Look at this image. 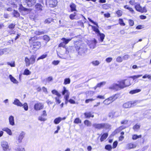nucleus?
I'll list each match as a JSON object with an SVG mask.
<instances>
[{"label":"nucleus","mask_w":151,"mask_h":151,"mask_svg":"<svg viewBox=\"0 0 151 151\" xmlns=\"http://www.w3.org/2000/svg\"><path fill=\"white\" fill-rule=\"evenodd\" d=\"M117 83H113L109 87V89L114 90L116 91L122 89V85H123V83L121 82L120 81H118Z\"/></svg>","instance_id":"obj_1"},{"label":"nucleus","mask_w":151,"mask_h":151,"mask_svg":"<svg viewBox=\"0 0 151 151\" xmlns=\"http://www.w3.org/2000/svg\"><path fill=\"white\" fill-rule=\"evenodd\" d=\"M36 57L34 55L31 56L29 58L28 57L25 58L24 61L27 66H29L30 64H34L35 62Z\"/></svg>","instance_id":"obj_2"},{"label":"nucleus","mask_w":151,"mask_h":151,"mask_svg":"<svg viewBox=\"0 0 151 151\" xmlns=\"http://www.w3.org/2000/svg\"><path fill=\"white\" fill-rule=\"evenodd\" d=\"M92 28L93 31L97 34V36L100 37V40H99L100 42H102L103 41L105 37L104 34L102 33H101L99 29L95 26H92Z\"/></svg>","instance_id":"obj_3"},{"label":"nucleus","mask_w":151,"mask_h":151,"mask_svg":"<svg viewBox=\"0 0 151 151\" xmlns=\"http://www.w3.org/2000/svg\"><path fill=\"white\" fill-rule=\"evenodd\" d=\"M108 125L107 124L101 123L97 124L94 123L93 124L92 126L95 129H98L106 128L108 127Z\"/></svg>","instance_id":"obj_4"},{"label":"nucleus","mask_w":151,"mask_h":151,"mask_svg":"<svg viewBox=\"0 0 151 151\" xmlns=\"http://www.w3.org/2000/svg\"><path fill=\"white\" fill-rule=\"evenodd\" d=\"M76 50L78 51L79 55H84L86 52V48L84 47H80L79 46H75Z\"/></svg>","instance_id":"obj_5"},{"label":"nucleus","mask_w":151,"mask_h":151,"mask_svg":"<svg viewBox=\"0 0 151 151\" xmlns=\"http://www.w3.org/2000/svg\"><path fill=\"white\" fill-rule=\"evenodd\" d=\"M46 3L48 4L50 7H54L56 6L58 4L57 0H46Z\"/></svg>","instance_id":"obj_6"},{"label":"nucleus","mask_w":151,"mask_h":151,"mask_svg":"<svg viewBox=\"0 0 151 151\" xmlns=\"http://www.w3.org/2000/svg\"><path fill=\"white\" fill-rule=\"evenodd\" d=\"M135 8L137 11L142 13L146 12H147V10L146 8L145 7H144L142 8V7L139 4H135Z\"/></svg>","instance_id":"obj_7"},{"label":"nucleus","mask_w":151,"mask_h":151,"mask_svg":"<svg viewBox=\"0 0 151 151\" xmlns=\"http://www.w3.org/2000/svg\"><path fill=\"white\" fill-rule=\"evenodd\" d=\"M33 49L35 50L38 49L41 46V43L39 42L34 41L32 43Z\"/></svg>","instance_id":"obj_8"},{"label":"nucleus","mask_w":151,"mask_h":151,"mask_svg":"<svg viewBox=\"0 0 151 151\" xmlns=\"http://www.w3.org/2000/svg\"><path fill=\"white\" fill-rule=\"evenodd\" d=\"M97 43V41L95 39L91 40L89 43V45L90 48L93 49L96 47V44Z\"/></svg>","instance_id":"obj_9"},{"label":"nucleus","mask_w":151,"mask_h":151,"mask_svg":"<svg viewBox=\"0 0 151 151\" xmlns=\"http://www.w3.org/2000/svg\"><path fill=\"white\" fill-rule=\"evenodd\" d=\"M19 0H9L7 5L11 6V7H16V4Z\"/></svg>","instance_id":"obj_10"},{"label":"nucleus","mask_w":151,"mask_h":151,"mask_svg":"<svg viewBox=\"0 0 151 151\" xmlns=\"http://www.w3.org/2000/svg\"><path fill=\"white\" fill-rule=\"evenodd\" d=\"M120 81L121 82L123 83V85H122V88H123L124 87L129 86L131 84L130 81L129 80H124Z\"/></svg>","instance_id":"obj_11"},{"label":"nucleus","mask_w":151,"mask_h":151,"mask_svg":"<svg viewBox=\"0 0 151 151\" xmlns=\"http://www.w3.org/2000/svg\"><path fill=\"white\" fill-rule=\"evenodd\" d=\"M44 106L43 104L40 103H37L34 105V108L36 110H39L43 108Z\"/></svg>","instance_id":"obj_12"},{"label":"nucleus","mask_w":151,"mask_h":151,"mask_svg":"<svg viewBox=\"0 0 151 151\" xmlns=\"http://www.w3.org/2000/svg\"><path fill=\"white\" fill-rule=\"evenodd\" d=\"M25 1L28 6L31 7L36 3V0H26Z\"/></svg>","instance_id":"obj_13"},{"label":"nucleus","mask_w":151,"mask_h":151,"mask_svg":"<svg viewBox=\"0 0 151 151\" xmlns=\"http://www.w3.org/2000/svg\"><path fill=\"white\" fill-rule=\"evenodd\" d=\"M25 133L22 132H21L17 137V139L18 143H21L22 142V139L24 137Z\"/></svg>","instance_id":"obj_14"},{"label":"nucleus","mask_w":151,"mask_h":151,"mask_svg":"<svg viewBox=\"0 0 151 151\" xmlns=\"http://www.w3.org/2000/svg\"><path fill=\"white\" fill-rule=\"evenodd\" d=\"M136 103V101H134L132 103V102H128L124 104L123 107L125 108H127L131 107L132 105L134 103Z\"/></svg>","instance_id":"obj_15"},{"label":"nucleus","mask_w":151,"mask_h":151,"mask_svg":"<svg viewBox=\"0 0 151 151\" xmlns=\"http://www.w3.org/2000/svg\"><path fill=\"white\" fill-rule=\"evenodd\" d=\"M1 146L5 151L8 149L9 147L8 143L6 141H3L1 142Z\"/></svg>","instance_id":"obj_16"},{"label":"nucleus","mask_w":151,"mask_h":151,"mask_svg":"<svg viewBox=\"0 0 151 151\" xmlns=\"http://www.w3.org/2000/svg\"><path fill=\"white\" fill-rule=\"evenodd\" d=\"M127 148L128 149L134 148L137 147V145L132 143H128L127 145Z\"/></svg>","instance_id":"obj_17"},{"label":"nucleus","mask_w":151,"mask_h":151,"mask_svg":"<svg viewBox=\"0 0 151 151\" xmlns=\"http://www.w3.org/2000/svg\"><path fill=\"white\" fill-rule=\"evenodd\" d=\"M13 103L18 106H23V104L19 100L17 99H15Z\"/></svg>","instance_id":"obj_18"},{"label":"nucleus","mask_w":151,"mask_h":151,"mask_svg":"<svg viewBox=\"0 0 151 151\" xmlns=\"http://www.w3.org/2000/svg\"><path fill=\"white\" fill-rule=\"evenodd\" d=\"M43 6L40 4H37L35 6V8L37 11H42Z\"/></svg>","instance_id":"obj_19"},{"label":"nucleus","mask_w":151,"mask_h":151,"mask_svg":"<svg viewBox=\"0 0 151 151\" xmlns=\"http://www.w3.org/2000/svg\"><path fill=\"white\" fill-rule=\"evenodd\" d=\"M9 124L10 125L14 126L15 124L14 117L12 116H10L9 118Z\"/></svg>","instance_id":"obj_20"},{"label":"nucleus","mask_w":151,"mask_h":151,"mask_svg":"<svg viewBox=\"0 0 151 151\" xmlns=\"http://www.w3.org/2000/svg\"><path fill=\"white\" fill-rule=\"evenodd\" d=\"M70 8L71 12L76 11V6L74 3H71L70 5Z\"/></svg>","instance_id":"obj_21"},{"label":"nucleus","mask_w":151,"mask_h":151,"mask_svg":"<svg viewBox=\"0 0 151 151\" xmlns=\"http://www.w3.org/2000/svg\"><path fill=\"white\" fill-rule=\"evenodd\" d=\"M85 117L86 118H89L90 117H94V115H92L91 112H87L84 113Z\"/></svg>","instance_id":"obj_22"},{"label":"nucleus","mask_w":151,"mask_h":151,"mask_svg":"<svg viewBox=\"0 0 151 151\" xmlns=\"http://www.w3.org/2000/svg\"><path fill=\"white\" fill-rule=\"evenodd\" d=\"M72 38L66 39L65 38H63L61 39V40L63 41V42L66 45L71 41Z\"/></svg>","instance_id":"obj_23"},{"label":"nucleus","mask_w":151,"mask_h":151,"mask_svg":"<svg viewBox=\"0 0 151 151\" xmlns=\"http://www.w3.org/2000/svg\"><path fill=\"white\" fill-rule=\"evenodd\" d=\"M118 95L117 94H115L109 97L110 100L111 101V103L114 101L118 97Z\"/></svg>","instance_id":"obj_24"},{"label":"nucleus","mask_w":151,"mask_h":151,"mask_svg":"<svg viewBox=\"0 0 151 151\" xmlns=\"http://www.w3.org/2000/svg\"><path fill=\"white\" fill-rule=\"evenodd\" d=\"M108 136V134L107 133L104 134L101 136L100 138L101 142L103 141Z\"/></svg>","instance_id":"obj_25"},{"label":"nucleus","mask_w":151,"mask_h":151,"mask_svg":"<svg viewBox=\"0 0 151 151\" xmlns=\"http://www.w3.org/2000/svg\"><path fill=\"white\" fill-rule=\"evenodd\" d=\"M116 113V112H112L109 113L108 114V116L109 117L111 118H113L114 117H117L118 115H115V114Z\"/></svg>","instance_id":"obj_26"},{"label":"nucleus","mask_w":151,"mask_h":151,"mask_svg":"<svg viewBox=\"0 0 151 151\" xmlns=\"http://www.w3.org/2000/svg\"><path fill=\"white\" fill-rule=\"evenodd\" d=\"M9 78L11 81L14 83L17 84L18 83V81L12 75L9 76Z\"/></svg>","instance_id":"obj_27"},{"label":"nucleus","mask_w":151,"mask_h":151,"mask_svg":"<svg viewBox=\"0 0 151 151\" xmlns=\"http://www.w3.org/2000/svg\"><path fill=\"white\" fill-rule=\"evenodd\" d=\"M62 120L61 118L58 117L55 118L54 120V123L55 124H58Z\"/></svg>","instance_id":"obj_28"},{"label":"nucleus","mask_w":151,"mask_h":151,"mask_svg":"<svg viewBox=\"0 0 151 151\" xmlns=\"http://www.w3.org/2000/svg\"><path fill=\"white\" fill-rule=\"evenodd\" d=\"M52 19L51 18H48L46 19L44 21L45 24H48L52 21Z\"/></svg>","instance_id":"obj_29"},{"label":"nucleus","mask_w":151,"mask_h":151,"mask_svg":"<svg viewBox=\"0 0 151 151\" xmlns=\"http://www.w3.org/2000/svg\"><path fill=\"white\" fill-rule=\"evenodd\" d=\"M124 8L129 10L132 13H134V12L133 9L131 7H128L127 5H126L124 6Z\"/></svg>","instance_id":"obj_30"},{"label":"nucleus","mask_w":151,"mask_h":151,"mask_svg":"<svg viewBox=\"0 0 151 151\" xmlns=\"http://www.w3.org/2000/svg\"><path fill=\"white\" fill-rule=\"evenodd\" d=\"M12 14L13 15V17L16 18H17L20 15L19 13L17 11L14 10L13 11Z\"/></svg>","instance_id":"obj_31"},{"label":"nucleus","mask_w":151,"mask_h":151,"mask_svg":"<svg viewBox=\"0 0 151 151\" xmlns=\"http://www.w3.org/2000/svg\"><path fill=\"white\" fill-rule=\"evenodd\" d=\"M52 93L53 94L57 96L58 97L61 96V94L59 93L58 92L55 90H53L52 91Z\"/></svg>","instance_id":"obj_32"},{"label":"nucleus","mask_w":151,"mask_h":151,"mask_svg":"<svg viewBox=\"0 0 151 151\" xmlns=\"http://www.w3.org/2000/svg\"><path fill=\"white\" fill-rule=\"evenodd\" d=\"M69 93V91L68 90L66 89V88L65 87H63V90L62 91V94L63 95H65V94H66Z\"/></svg>","instance_id":"obj_33"},{"label":"nucleus","mask_w":151,"mask_h":151,"mask_svg":"<svg viewBox=\"0 0 151 151\" xmlns=\"http://www.w3.org/2000/svg\"><path fill=\"white\" fill-rule=\"evenodd\" d=\"M140 127V125L138 124H136L133 127V129L135 131H137Z\"/></svg>","instance_id":"obj_34"},{"label":"nucleus","mask_w":151,"mask_h":151,"mask_svg":"<svg viewBox=\"0 0 151 151\" xmlns=\"http://www.w3.org/2000/svg\"><path fill=\"white\" fill-rule=\"evenodd\" d=\"M84 124L87 126H91V122L88 120H85L84 122Z\"/></svg>","instance_id":"obj_35"},{"label":"nucleus","mask_w":151,"mask_h":151,"mask_svg":"<svg viewBox=\"0 0 151 151\" xmlns=\"http://www.w3.org/2000/svg\"><path fill=\"white\" fill-rule=\"evenodd\" d=\"M141 90L139 89H137L130 91L129 93L131 94H134L140 91Z\"/></svg>","instance_id":"obj_36"},{"label":"nucleus","mask_w":151,"mask_h":151,"mask_svg":"<svg viewBox=\"0 0 151 151\" xmlns=\"http://www.w3.org/2000/svg\"><path fill=\"white\" fill-rule=\"evenodd\" d=\"M91 63L92 64V65L95 66H96L99 65L100 64V62L98 60H95L92 61L91 62Z\"/></svg>","instance_id":"obj_37"},{"label":"nucleus","mask_w":151,"mask_h":151,"mask_svg":"<svg viewBox=\"0 0 151 151\" xmlns=\"http://www.w3.org/2000/svg\"><path fill=\"white\" fill-rule=\"evenodd\" d=\"M103 103L104 104L106 105H108L111 103V101L110 100L109 98L107 99H106L105 100Z\"/></svg>","instance_id":"obj_38"},{"label":"nucleus","mask_w":151,"mask_h":151,"mask_svg":"<svg viewBox=\"0 0 151 151\" xmlns=\"http://www.w3.org/2000/svg\"><path fill=\"white\" fill-rule=\"evenodd\" d=\"M142 137V135H137V134H134L133 135L132 139L133 140H136L138 138H141Z\"/></svg>","instance_id":"obj_39"},{"label":"nucleus","mask_w":151,"mask_h":151,"mask_svg":"<svg viewBox=\"0 0 151 151\" xmlns=\"http://www.w3.org/2000/svg\"><path fill=\"white\" fill-rule=\"evenodd\" d=\"M70 81L69 78H66L64 79V84L66 85L70 83Z\"/></svg>","instance_id":"obj_40"},{"label":"nucleus","mask_w":151,"mask_h":151,"mask_svg":"<svg viewBox=\"0 0 151 151\" xmlns=\"http://www.w3.org/2000/svg\"><path fill=\"white\" fill-rule=\"evenodd\" d=\"M106 84V81H103L99 83H98L97 84V87H98V88H100L102 86L105 85Z\"/></svg>","instance_id":"obj_41"},{"label":"nucleus","mask_w":151,"mask_h":151,"mask_svg":"<svg viewBox=\"0 0 151 151\" xmlns=\"http://www.w3.org/2000/svg\"><path fill=\"white\" fill-rule=\"evenodd\" d=\"M35 33L38 35H41L44 33V32L40 30H37L35 31Z\"/></svg>","instance_id":"obj_42"},{"label":"nucleus","mask_w":151,"mask_h":151,"mask_svg":"<svg viewBox=\"0 0 151 151\" xmlns=\"http://www.w3.org/2000/svg\"><path fill=\"white\" fill-rule=\"evenodd\" d=\"M44 117L41 115L39 117L38 120L41 121H45L47 119L45 118Z\"/></svg>","instance_id":"obj_43"},{"label":"nucleus","mask_w":151,"mask_h":151,"mask_svg":"<svg viewBox=\"0 0 151 151\" xmlns=\"http://www.w3.org/2000/svg\"><path fill=\"white\" fill-rule=\"evenodd\" d=\"M76 12H74L73 14H70L69 16L70 18L72 20L74 19L76 15Z\"/></svg>","instance_id":"obj_44"},{"label":"nucleus","mask_w":151,"mask_h":151,"mask_svg":"<svg viewBox=\"0 0 151 151\" xmlns=\"http://www.w3.org/2000/svg\"><path fill=\"white\" fill-rule=\"evenodd\" d=\"M7 64L10 65L12 67H14L15 66V64L14 61H12L11 62H7Z\"/></svg>","instance_id":"obj_45"},{"label":"nucleus","mask_w":151,"mask_h":151,"mask_svg":"<svg viewBox=\"0 0 151 151\" xmlns=\"http://www.w3.org/2000/svg\"><path fill=\"white\" fill-rule=\"evenodd\" d=\"M47 56V54H43L38 58L37 59V60H38L40 59H43L45 58Z\"/></svg>","instance_id":"obj_46"},{"label":"nucleus","mask_w":151,"mask_h":151,"mask_svg":"<svg viewBox=\"0 0 151 151\" xmlns=\"http://www.w3.org/2000/svg\"><path fill=\"white\" fill-rule=\"evenodd\" d=\"M43 39L44 40L46 41L47 42H48L50 40L49 37L48 36L46 35H45L43 36Z\"/></svg>","instance_id":"obj_47"},{"label":"nucleus","mask_w":151,"mask_h":151,"mask_svg":"<svg viewBox=\"0 0 151 151\" xmlns=\"http://www.w3.org/2000/svg\"><path fill=\"white\" fill-rule=\"evenodd\" d=\"M30 73H31L29 71V70L27 69L25 70L24 72V75H28L30 74Z\"/></svg>","instance_id":"obj_48"},{"label":"nucleus","mask_w":151,"mask_h":151,"mask_svg":"<svg viewBox=\"0 0 151 151\" xmlns=\"http://www.w3.org/2000/svg\"><path fill=\"white\" fill-rule=\"evenodd\" d=\"M123 61V58L119 56L116 59V61L119 63L122 62Z\"/></svg>","instance_id":"obj_49"},{"label":"nucleus","mask_w":151,"mask_h":151,"mask_svg":"<svg viewBox=\"0 0 151 151\" xmlns=\"http://www.w3.org/2000/svg\"><path fill=\"white\" fill-rule=\"evenodd\" d=\"M74 123L76 124L80 123H81V120L79 118H76L75 119Z\"/></svg>","instance_id":"obj_50"},{"label":"nucleus","mask_w":151,"mask_h":151,"mask_svg":"<svg viewBox=\"0 0 151 151\" xmlns=\"http://www.w3.org/2000/svg\"><path fill=\"white\" fill-rule=\"evenodd\" d=\"M122 12L121 10H118L116 12V14L118 17H120L122 15Z\"/></svg>","instance_id":"obj_51"},{"label":"nucleus","mask_w":151,"mask_h":151,"mask_svg":"<svg viewBox=\"0 0 151 151\" xmlns=\"http://www.w3.org/2000/svg\"><path fill=\"white\" fill-rule=\"evenodd\" d=\"M23 107L24 108V109L25 111H27L28 109V106L27 103H25L24 104H23Z\"/></svg>","instance_id":"obj_52"},{"label":"nucleus","mask_w":151,"mask_h":151,"mask_svg":"<svg viewBox=\"0 0 151 151\" xmlns=\"http://www.w3.org/2000/svg\"><path fill=\"white\" fill-rule=\"evenodd\" d=\"M142 76V75H137L134 76L130 77V78H132L133 80H134L136 78H138Z\"/></svg>","instance_id":"obj_53"},{"label":"nucleus","mask_w":151,"mask_h":151,"mask_svg":"<svg viewBox=\"0 0 151 151\" xmlns=\"http://www.w3.org/2000/svg\"><path fill=\"white\" fill-rule=\"evenodd\" d=\"M129 55H128L127 54L125 55L122 57L123 60H127L129 59Z\"/></svg>","instance_id":"obj_54"},{"label":"nucleus","mask_w":151,"mask_h":151,"mask_svg":"<svg viewBox=\"0 0 151 151\" xmlns=\"http://www.w3.org/2000/svg\"><path fill=\"white\" fill-rule=\"evenodd\" d=\"M105 149L106 150H110L112 149V147L111 145H108L105 146Z\"/></svg>","instance_id":"obj_55"},{"label":"nucleus","mask_w":151,"mask_h":151,"mask_svg":"<svg viewBox=\"0 0 151 151\" xmlns=\"http://www.w3.org/2000/svg\"><path fill=\"white\" fill-rule=\"evenodd\" d=\"M15 26V24L13 23L11 24L8 27L9 28L11 29H13Z\"/></svg>","instance_id":"obj_56"},{"label":"nucleus","mask_w":151,"mask_h":151,"mask_svg":"<svg viewBox=\"0 0 151 151\" xmlns=\"http://www.w3.org/2000/svg\"><path fill=\"white\" fill-rule=\"evenodd\" d=\"M143 78H148V79H151V76L149 75L145 74L142 77Z\"/></svg>","instance_id":"obj_57"},{"label":"nucleus","mask_w":151,"mask_h":151,"mask_svg":"<svg viewBox=\"0 0 151 151\" xmlns=\"http://www.w3.org/2000/svg\"><path fill=\"white\" fill-rule=\"evenodd\" d=\"M95 99H87L85 100V102L86 103H88L94 100Z\"/></svg>","instance_id":"obj_58"},{"label":"nucleus","mask_w":151,"mask_h":151,"mask_svg":"<svg viewBox=\"0 0 151 151\" xmlns=\"http://www.w3.org/2000/svg\"><path fill=\"white\" fill-rule=\"evenodd\" d=\"M119 23L121 25L123 26L125 25V24L124 23L122 19H119Z\"/></svg>","instance_id":"obj_59"},{"label":"nucleus","mask_w":151,"mask_h":151,"mask_svg":"<svg viewBox=\"0 0 151 151\" xmlns=\"http://www.w3.org/2000/svg\"><path fill=\"white\" fill-rule=\"evenodd\" d=\"M70 94V92L65 95L64 98L65 99H68Z\"/></svg>","instance_id":"obj_60"},{"label":"nucleus","mask_w":151,"mask_h":151,"mask_svg":"<svg viewBox=\"0 0 151 151\" xmlns=\"http://www.w3.org/2000/svg\"><path fill=\"white\" fill-rule=\"evenodd\" d=\"M60 63V61L59 60H54L52 62V64L55 65H58Z\"/></svg>","instance_id":"obj_61"},{"label":"nucleus","mask_w":151,"mask_h":151,"mask_svg":"<svg viewBox=\"0 0 151 151\" xmlns=\"http://www.w3.org/2000/svg\"><path fill=\"white\" fill-rule=\"evenodd\" d=\"M55 101L57 103H58V104H60L61 103V101L59 99L58 97H55Z\"/></svg>","instance_id":"obj_62"},{"label":"nucleus","mask_w":151,"mask_h":151,"mask_svg":"<svg viewBox=\"0 0 151 151\" xmlns=\"http://www.w3.org/2000/svg\"><path fill=\"white\" fill-rule=\"evenodd\" d=\"M112 58H108L106 59V61L107 63L110 62L112 60Z\"/></svg>","instance_id":"obj_63"},{"label":"nucleus","mask_w":151,"mask_h":151,"mask_svg":"<svg viewBox=\"0 0 151 151\" xmlns=\"http://www.w3.org/2000/svg\"><path fill=\"white\" fill-rule=\"evenodd\" d=\"M6 52V50L5 49H3L0 51V55H2Z\"/></svg>","instance_id":"obj_64"}]
</instances>
